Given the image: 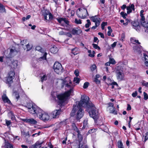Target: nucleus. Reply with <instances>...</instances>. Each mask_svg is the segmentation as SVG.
Instances as JSON below:
<instances>
[{"label": "nucleus", "mask_w": 148, "mask_h": 148, "mask_svg": "<svg viewBox=\"0 0 148 148\" xmlns=\"http://www.w3.org/2000/svg\"><path fill=\"white\" fill-rule=\"evenodd\" d=\"M62 86L63 87L64 85L65 87L70 88V90L62 94L57 95L56 92L51 93V95L54 99L57 97L58 102L61 105L68 99L70 94L73 91V87L70 78L69 77H66L64 79L62 80Z\"/></svg>", "instance_id": "1"}, {"label": "nucleus", "mask_w": 148, "mask_h": 148, "mask_svg": "<svg viewBox=\"0 0 148 148\" xmlns=\"http://www.w3.org/2000/svg\"><path fill=\"white\" fill-rule=\"evenodd\" d=\"M78 106L79 107H84L86 108H89L93 104L89 100V98L88 96L83 95L82 96L81 99L79 102H78Z\"/></svg>", "instance_id": "2"}, {"label": "nucleus", "mask_w": 148, "mask_h": 148, "mask_svg": "<svg viewBox=\"0 0 148 148\" xmlns=\"http://www.w3.org/2000/svg\"><path fill=\"white\" fill-rule=\"evenodd\" d=\"M77 110V112L76 114V118L77 120H79L83 116L84 112V110L81 107H79L78 106L74 105L73 110L71 113V116H74Z\"/></svg>", "instance_id": "3"}, {"label": "nucleus", "mask_w": 148, "mask_h": 148, "mask_svg": "<svg viewBox=\"0 0 148 148\" xmlns=\"http://www.w3.org/2000/svg\"><path fill=\"white\" fill-rule=\"evenodd\" d=\"M88 110L90 116L95 121L98 118L99 114L97 110L94 105L93 104Z\"/></svg>", "instance_id": "4"}, {"label": "nucleus", "mask_w": 148, "mask_h": 148, "mask_svg": "<svg viewBox=\"0 0 148 148\" xmlns=\"http://www.w3.org/2000/svg\"><path fill=\"white\" fill-rule=\"evenodd\" d=\"M117 79L119 81H121L124 79L125 76L123 71V69L120 66L117 67L116 71Z\"/></svg>", "instance_id": "5"}, {"label": "nucleus", "mask_w": 148, "mask_h": 148, "mask_svg": "<svg viewBox=\"0 0 148 148\" xmlns=\"http://www.w3.org/2000/svg\"><path fill=\"white\" fill-rule=\"evenodd\" d=\"M37 115L40 119L44 121L48 120L49 118V116L48 114L41 109L38 113Z\"/></svg>", "instance_id": "6"}, {"label": "nucleus", "mask_w": 148, "mask_h": 148, "mask_svg": "<svg viewBox=\"0 0 148 148\" xmlns=\"http://www.w3.org/2000/svg\"><path fill=\"white\" fill-rule=\"evenodd\" d=\"M78 10L79 12H78L77 13V14L79 18H84L88 16L87 11L85 8H79Z\"/></svg>", "instance_id": "7"}, {"label": "nucleus", "mask_w": 148, "mask_h": 148, "mask_svg": "<svg viewBox=\"0 0 148 148\" xmlns=\"http://www.w3.org/2000/svg\"><path fill=\"white\" fill-rule=\"evenodd\" d=\"M53 68L55 71L59 74L62 72V65L58 62H56L53 65Z\"/></svg>", "instance_id": "8"}, {"label": "nucleus", "mask_w": 148, "mask_h": 148, "mask_svg": "<svg viewBox=\"0 0 148 148\" xmlns=\"http://www.w3.org/2000/svg\"><path fill=\"white\" fill-rule=\"evenodd\" d=\"M15 73L13 70L10 71L8 74L6 81L8 83L11 84L13 82V79L14 77Z\"/></svg>", "instance_id": "9"}, {"label": "nucleus", "mask_w": 148, "mask_h": 148, "mask_svg": "<svg viewBox=\"0 0 148 148\" xmlns=\"http://www.w3.org/2000/svg\"><path fill=\"white\" fill-rule=\"evenodd\" d=\"M40 108L35 104H34V105L31 108H30V109L28 111L30 113L32 114H36L37 115L38 113V112L39 111V110H40Z\"/></svg>", "instance_id": "10"}, {"label": "nucleus", "mask_w": 148, "mask_h": 148, "mask_svg": "<svg viewBox=\"0 0 148 148\" xmlns=\"http://www.w3.org/2000/svg\"><path fill=\"white\" fill-rule=\"evenodd\" d=\"M17 53V52L16 50L14 48H13L10 49L9 54L5 52V55L7 58H10L12 57L13 56L15 55Z\"/></svg>", "instance_id": "11"}, {"label": "nucleus", "mask_w": 148, "mask_h": 148, "mask_svg": "<svg viewBox=\"0 0 148 148\" xmlns=\"http://www.w3.org/2000/svg\"><path fill=\"white\" fill-rule=\"evenodd\" d=\"M21 120L23 121L28 123L29 124L32 125H36L37 123V121L34 119L32 118L29 119L26 118L23 119H22Z\"/></svg>", "instance_id": "12"}, {"label": "nucleus", "mask_w": 148, "mask_h": 148, "mask_svg": "<svg viewBox=\"0 0 148 148\" xmlns=\"http://www.w3.org/2000/svg\"><path fill=\"white\" fill-rule=\"evenodd\" d=\"M58 20L62 26H64L69 24V22L66 18H60Z\"/></svg>", "instance_id": "13"}, {"label": "nucleus", "mask_w": 148, "mask_h": 148, "mask_svg": "<svg viewBox=\"0 0 148 148\" xmlns=\"http://www.w3.org/2000/svg\"><path fill=\"white\" fill-rule=\"evenodd\" d=\"M91 19L92 21L95 23L97 26H99L100 23V18L97 16H93L91 17Z\"/></svg>", "instance_id": "14"}, {"label": "nucleus", "mask_w": 148, "mask_h": 148, "mask_svg": "<svg viewBox=\"0 0 148 148\" xmlns=\"http://www.w3.org/2000/svg\"><path fill=\"white\" fill-rule=\"evenodd\" d=\"M61 112V110L60 109L55 110L52 112L51 116L53 118H58Z\"/></svg>", "instance_id": "15"}, {"label": "nucleus", "mask_w": 148, "mask_h": 148, "mask_svg": "<svg viewBox=\"0 0 148 148\" xmlns=\"http://www.w3.org/2000/svg\"><path fill=\"white\" fill-rule=\"evenodd\" d=\"M43 15L45 20H47V16L48 15H49V20H51L52 19L53 16L51 14L50 12H46L45 13H44Z\"/></svg>", "instance_id": "16"}, {"label": "nucleus", "mask_w": 148, "mask_h": 148, "mask_svg": "<svg viewBox=\"0 0 148 148\" xmlns=\"http://www.w3.org/2000/svg\"><path fill=\"white\" fill-rule=\"evenodd\" d=\"M82 32L81 30L80 29H76L73 28L71 30V32L72 34L75 35V34L78 35L81 34Z\"/></svg>", "instance_id": "17"}, {"label": "nucleus", "mask_w": 148, "mask_h": 148, "mask_svg": "<svg viewBox=\"0 0 148 148\" xmlns=\"http://www.w3.org/2000/svg\"><path fill=\"white\" fill-rule=\"evenodd\" d=\"M142 47L140 45L138 46L136 45L133 47V49L134 51L140 53L141 52Z\"/></svg>", "instance_id": "18"}, {"label": "nucleus", "mask_w": 148, "mask_h": 148, "mask_svg": "<svg viewBox=\"0 0 148 148\" xmlns=\"http://www.w3.org/2000/svg\"><path fill=\"white\" fill-rule=\"evenodd\" d=\"M134 6L133 4H132L130 6H127V13L129 14L132 12V10H134Z\"/></svg>", "instance_id": "19"}, {"label": "nucleus", "mask_w": 148, "mask_h": 148, "mask_svg": "<svg viewBox=\"0 0 148 148\" xmlns=\"http://www.w3.org/2000/svg\"><path fill=\"white\" fill-rule=\"evenodd\" d=\"M1 148H13L12 144H10L8 142H5L4 145L2 146Z\"/></svg>", "instance_id": "20"}, {"label": "nucleus", "mask_w": 148, "mask_h": 148, "mask_svg": "<svg viewBox=\"0 0 148 148\" xmlns=\"http://www.w3.org/2000/svg\"><path fill=\"white\" fill-rule=\"evenodd\" d=\"M2 99L4 102H6L8 103H10V101L9 99L6 95L4 94L2 97Z\"/></svg>", "instance_id": "21"}, {"label": "nucleus", "mask_w": 148, "mask_h": 148, "mask_svg": "<svg viewBox=\"0 0 148 148\" xmlns=\"http://www.w3.org/2000/svg\"><path fill=\"white\" fill-rule=\"evenodd\" d=\"M58 51V49L57 47L54 45H53L51 47L50 49V52L53 53H57Z\"/></svg>", "instance_id": "22"}, {"label": "nucleus", "mask_w": 148, "mask_h": 148, "mask_svg": "<svg viewBox=\"0 0 148 148\" xmlns=\"http://www.w3.org/2000/svg\"><path fill=\"white\" fill-rule=\"evenodd\" d=\"M18 65V61L17 60H15L12 62L11 66L12 68H13L14 69H15L17 68Z\"/></svg>", "instance_id": "23"}, {"label": "nucleus", "mask_w": 148, "mask_h": 148, "mask_svg": "<svg viewBox=\"0 0 148 148\" xmlns=\"http://www.w3.org/2000/svg\"><path fill=\"white\" fill-rule=\"evenodd\" d=\"M131 42L134 44H135L136 43H137L138 44H140V43L139 42L138 40H136L134 38H132L130 39Z\"/></svg>", "instance_id": "24"}, {"label": "nucleus", "mask_w": 148, "mask_h": 148, "mask_svg": "<svg viewBox=\"0 0 148 148\" xmlns=\"http://www.w3.org/2000/svg\"><path fill=\"white\" fill-rule=\"evenodd\" d=\"M25 46L26 49L25 48L24 49H26L27 51H28L30 50L33 47L32 44H29V43L27 44H26Z\"/></svg>", "instance_id": "25"}, {"label": "nucleus", "mask_w": 148, "mask_h": 148, "mask_svg": "<svg viewBox=\"0 0 148 148\" xmlns=\"http://www.w3.org/2000/svg\"><path fill=\"white\" fill-rule=\"evenodd\" d=\"M43 54V56L40 57L39 59V61H41L42 60H46V56L47 54V53L46 52H43V53H42Z\"/></svg>", "instance_id": "26"}, {"label": "nucleus", "mask_w": 148, "mask_h": 148, "mask_svg": "<svg viewBox=\"0 0 148 148\" xmlns=\"http://www.w3.org/2000/svg\"><path fill=\"white\" fill-rule=\"evenodd\" d=\"M78 49L77 48H74L71 50V53L74 55H76L78 53Z\"/></svg>", "instance_id": "27"}, {"label": "nucleus", "mask_w": 148, "mask_h": 148, "mask_svg": "<svg viewBox=\"0 0 148 148\" xmlns=\"http://www.w3.org/2000/svg\"><path fill=\"white\" fill-rule=\"evenodd\" d=\"M144 57L145 61V64L146 66H148V56L145 54H144Z\"/></svg>", "instance_id": "28"}, {"label": "nucleus", "mask_w": 148, "mask_h": 148, "mask_svg": "<svg viewBox=\"0 0 148 148\" xmlns=\"http://www.w3.org/2000/svg\"><path fill=\"white\" fill-rule=\"evenodd\" d=\"M117 146L118 148H124L123 143L121 140H119L118 141Z\"/></svg>", "instance_id": "29"}, {"label": "nucleus", "mask_w": 148, "mask_h": 148, "mask_svg": "<svg viewBox=\"0 0 148 148\" xmlns=\"http://www.w3.org/2000/svg\"><path fill=\"white\" fill-rule=\"evenodd\" d=\"M40 80L43 82L44 81L46 80L47 78V76L46 75H44L42 76H41Z\"/></svg>", "instance_id": "30"}, {"label": "nucleus", "mask_w": 148, "mask_h": 148, "mask_svg": "<svg viewBox=\"0 0 148 148\" xmlns=\"http://www.w3.org/2000/svg\"><path fill=\"white\" fill-rule=\"evenodd\" d=\"M0 11L6 13V10L3 5L0 3Z\"/></svg>", "instance_id": "31"}, {"label": "nucleus", "mask_w": 148, "mask_h": 148, "mask_svg": "<svg viewBox=\"0 0 148 148\" xmlns=\"http://www.w3.org/2000/svg\"><path fill=\"white\" fill-rule=\"evenodd\" d=\"M36 50L41 52V53L45 52L43 49L39 46H37L36 47Z\"/></svg>", "instance_id": "32"}, {"label": "nucleus", "mask_w": 148, "mask_h": 148, "mask_svg": "<svg viewBox=\"0 0 148 148\" xmlns=\"http://www.w3.org/2000/svg\"><path fill=\"white\" fill-rule=\"evenodd\" d=\"M88 122L87 120H84L83 123V126L82 127V129H85L88 127Z\"/></svg>", "instance_id": "33"}, {"label": "nucleus", "mask_w": 148, "mask_h": 148, "mask_svg": "<svg viewBox=\"0 0 148 148\" xmlns=\"http://www.w3.org/2000/svg\"><path fill=\"white\" fill-rule=\"evenodd\" d=\"M13 95L16 98L17 100H18L19 97V96L18 92H14L13 93Z\"/></svg>", "instance_id": "34"}, {"label": "nucleus", "mask_w": 148, "mask_h": 148, "mask_svg": "<svg viewBox=\"0 0 148 148\" xmlns=\"http://www.w3.org/2000/svg\"><path fill=\"white\" fill-rule=\"evenodd\" d=\"M139 23L137 22H134L133 23L132 25L133 26V28L136 29L137 27H138Z\"/></svg>", "instance_id": "35"}, {"label": "nucleus", "mask_w": 148, "mask_h": 148, "mask_svg": "<svg viewBox=\"0 0 148 148\" xmlns=\"http://www.w3.org/2000/svg\"><path fill=\"white\" fill-rule=\"evenodd\" d=\"M108 36H110L111 35V33L112 32V30L110 26H108Z\"/></svg>", "instance_id": "36"}, {"label": "nucleus", "mask_w": 148, "mask_h": 148, "mask_svg": "<svg viewBox=\"0 0 148 148\" xmlns=\"http://www.w3.org/2000/svg\"><path fill=\"white\" fill-rule=\"evenodd\" d=\"M42 143V142H40L39 141L37 142L35 144L37 146L38 148H40L41 146V145Z\"/></svg>", "instance_id": "37"}, {"label": "nucleus", "mask_w": 148, "mask_h": 148, "mask_svg": "<svg viewBox=\"0 0 148 148\" xmlns=\"http://www.w3.org/2000/svg\"><path fill=\"white\" fill-rule=\"evenodd\" d=\"M87 23L85 24V27L86 28H87L89 27L90 25L91 24V23L90 22V21L89 19L87 20Z\"/></svg>", "instance_id": "38"}, {"label": "nucleus", "mask_w": 148, "mask_h": 148, "mask_svg": "<svg viewBox=\"0 0 148 148\" xmlns=\"http://www.w3.org/2000/svg\"><path fill=\"white\" fill-rule=\"evenodd\" d=\"M97 129H91L88 131V132L87 133V134H88L90 133H93L94 132H95L96 131H97Z\"/></svg>", "instance_id": "39"}, {"label": "nucleus", "mask_w": 148, "mask_h": 148, "mask_svg": "<svg viewBox=\"0 0 148 148\" xmlns=\"http://www.w3.org/2000/svg\"><path fill=\"white\" fill-rule=\"evenodd\" d=\"M80 79L77 77H75L74 78L73 81L77 83H79L80 81Z\"/></svg>", "instance_id": "40"}, {"label": "nucleus", "mask_w": 148, "mask_h": 148, "mask_svg": "<svg viewBox=\"0 0 148 148\" xmlns=\"http://www.w3.org/2000/svg\"><path fill=\"white\" fill-rule=\"evenodd\" d=\"M34 104H32L31 103H28L27 105V108L28 110L30 109V108H31L32 106H33Z\"/></svg>", "instance_id": "41"}, {"label": "nucleus", "mask_w": 148, "mask_h": 148, "mask_svg": "<svg viewBox=\"0 0 148 148\" xmlns=\"http://www.w3.org/2000/svg\"><path fill=\"white\" fill-rule=\"evenodd\" d=\"M120 14L124 18H126V16L127 15V14L123 12H121Z\"/></svg>", "instance_id": "42"}, {"label": "nucleus", "mask_w": 148, "mask_h": 148, "mask_svg": "<svg viewBox=\"0 0 148 148\" xmlns=\"http://www.w3.org/2000/svg\"><path fill=\"white\" fill-rule=\"evenodd\" d=\"M93 47L95 49H98L100 50V47L98 46V45L96 44L93 43L92 45Z\"/></svg>", "instance_id": "43"}, {"label": "nucleus", "mask_w": 148, "mask_h": 148, "mask_svg": "<svg viewBox=\"0 0 148 148\" xmlns=\"http://www.w3.org/2000/svg\"><path fill=\"white\" fill-rule=\"evenodd\" d=\"M100 127L101 129H102L103 130L105 131L107 129V127L103 125H100Z\"/></svg>", "instance_id": "44"}, {"label": "nucleus", "mask_w": 148, "mask_h": 148, "mask_svg": "<svg viewBox=\"0 0 148 148\" xmlns=\"http://www.w3.org/2000/svg\"><path fill=\"white\" fill-rule=\"evenodd\" d=\"M72 127L73 129L76 132L78 130L75 123H73L72 124Z\"/></svg>", "instance_id": "45"}, {"label": "nucleus", "mask_w": 148, "mask_h": 148, "mask_svg": "<svg viewBox=\"0 0 148 148\" xmlns=\"http://www.w3.org/2000/svg\"><path fill=\"white\" fill-rule=\"evenodd\" d=\"M142 84L143 86L148 87V82H146L145 81H143L142 82Z\"/></svg>", "instance_id": "46"}, {"label": "nucleus", "mask_w": 148, "mask_h": 148, "mask_svg": "<svg viewBox=\"0 0 148 148\" xmlns=\"http://www.w3.org/2000/svg\"><path fill=\"white\" fill-rule=\"evenodd\" d=\"M75 22L77 24H81L82 23L81 20L80 19L78 20L77 18H75Z\"/></svg>", "instance_id": "47"}, {"label": "nucleus", "mask_w": 148, "mask_h": 148, "mask_svg": "<svg viewBox=\"0 0 148 148\" xmlns=\"http://www.w3.org/2000/svg\"><path fill=\"white\" fill-rule=\"evenodd\" d=\"M144 94V99L145 100H146L148 99V95L147 93H146L145 92H143Z\"/></svg>", "instance_id": "48"}, {"label": "nucleus", "mask_w": 148, "mask_h": 148, "mask_svg": "<svg viewBox=\"0 0 148 148\" xmlns=\"http://www.w3.org/2000/svg\"><path fill=\"white\" fill-rule=\"evenodd\" d=\"M96 68V66L95 64L92 65L90 67L91 70L92 71L95 70Z\"/></svg>", "instance_id": "49"}, {"label": "nucleus", "mask_w": 148, "mask_h": 148, "mask_svg": "<svg viewBox=\"0 0 148 148\" xmlns=\"http://www.w3.org/2000/svg\"><path fill=\"white\" fill-rule=\"evenodd\" d=\"M89 84V83L88 82H85L83 86V88H87Z\"/></svg>", "instance_id": "50"}, {"label": "nucleus", "mask_w": 148, "mask_h": 148, "mask_svg": "<svg viewBox=\"0 0 148 148\" xmlns=\"http://www.w3.org/2000/svg\"><path fill=\"white\" fill-rule=\"evenodd\" d=\"M110 63L111 64H114L116 63V62L113 59H110Z\"/></svg>", "instance_id": "51"}, {"label": "nucleus", "mask_w": 148, "mask_h": 148, "mask_svg": "<svg viewBox=\"0 0 148 148\" xmlns=\"http://www.w3.org/2000/svg\"><path fill=\"white\" fill-rule=\"evenodd\" d=\"M108 105L109 107H112L113 109H115V107L114 106V104L113 103L110 102L108 103Z\"/></svg>", "instance_id": "52"}, {"label": "nucleus", "mask_w": 148, "mask_h": 148, "mask_svg": "<svg viewBox=\"0 0 148 148\" xmlns=\"http://www.w3.org/2000/svg\"><path fill=\"white\" fill-rule=\"evenodd\" d=\"M11 123V122L10 121L6 120V123L7 125L8 126L10 127V125Z\"/></svg>", "instance_id": "53"}, {"label": "nucleus", "mask_w": 148, "mask_h": 148, "mask_svg": "<svg viewBox=\"0 0 148 148\" xmlns=\"http://www.w3.org/2000/svg\"><path fill=\"white\" fill-rule=\"evenodd\" d=\"M27 40H23L21 41V44L22 45H23L25 44H27Z\"/></svg>", "instance_id": "54"}, {"label": "nucleus", "mask_w": 148, "mask_h": 148, "mask_svg": "<svg viewBox=\"0 0 148 148\" xmlns=\"http://www.w3.org/2000/svg\"><path fill=\"white\" fill-rule=\"evenodd\" d=\"M138 93L136 91L133 92L132 94V96L133 97H135L137 95Z\"/></svg>", "instance_id": "55"}, {"label": "nucleus", "mask_w": 148, "mask_h": 148, "mask_svg": "<svg viewBox=\"0 0 148 148\" xmlns=\"http://www.w3.org/2000/svg\"><path fill=\"white\" fill-rule=\"evenodd\" d=\"M94 81L97 84H99L100 83V81L97 79V77H95V78Z\"/></svg>", "instance_id": "56"}, {"label": "nucleus", "mask_w": 148, "mask_h": 148, "mask_svg": "<svg viewBox=\"0 0 148 148\" xmlns=\"http://www.w3.org/2000/svg\"><path fill=\"white\" fill-rule=\"evenodd\" d=\"M98 34L99 35H100L101 38H104V34L103 33L99 32L98 33Z\"/></svg>", "instance_id": "57"}, {"label": "nucleus", "mask_w": 148, "mask_h": 148, "mask_svg": "<svg viewBox=\"0 0 148 148\" xmlns=\"http://www.w3.org/2000/svg\"><path fill=\"white\" fill-rule=\"evenodd\" d=\"M127 110H130L131 109V107L130 105L129 104H127Z\"/></svg>", "instance_id": "58"}, {"label": "nucleus", "mask_w": 148, "mask_h": 148, "mask_svg": "<svg viewBox=\"0 0 148 148\" xmlns=\"http://www.w3.org/2000/svg\"><path fill=\"white\" fill-rule=\"evenodd\" d=\"M74 74H75L76 77H78L79 75V72L77 70H75V71L74 72Z\"/></svg>", "instance_id": "59"}, {"label": "nucleus", "mask_w": 148, "mask_h": 148, "mask_svg": "<svg viewBox=\"0 0 148 148\" xmlns=\"http://www.w3.org/2000/svg\"><path fill=\"white\" fill-rule=\"evenodd\" d=\"M107 25V23L106 22H103L101 24V26L105 27V26Z\"/></svg>", "instance_id": "60"}, {"label": "nucleus", "mask_w": 148, "mask_h": 148, "mask_svg": "<svg viewBox=\"0 0 148 148\" xmlns=\"http://www.w3.org/2000/svg\"><path fill=\"white\" fill-rule=\"evenodd\" d=\"M109 85H117V84L115 82H112V83H109Z\"/></svg>", "instance_id": "61"}, {"label": "nucleus", "mask_w": 148, "mask_h": 148, "mask_svg": "<svg viewBox=\"0 0 148 148\" xmlns=\"http://www.w3.org/2000/svg\"><path fill=\"white\" fill-rule=\"evenodd\" d=\"M66 35L67 36H68L69 37H72V35L70 33H69V32L66 33Z\"/></svg>", "instance_id": "62"}, {"label": "nucleus", "mask_w": 148, "mask_h": 148, "mask_svg": "<svg viewBox=\"0 0 148 148\" xmlns=\"http://www.w3.org/2000/svg\"><path fill=\"white\" fill-rule=\"evenodd\" d=\"M125 34L124 33H123L121 35V39L123 40V39L125 38Z\"/></svg>", "instance_id": "63"}, {"label": "nucleus", "mask_w": 148, "mask_h": 148, "mask_svg": "<svg viewBox=\"0 0 148 148\" xmlns=\"http://www.w3.org/2000/svg\"><path fill=\"white\" fill-rule=\"evenodd\" d=\"M148 139V133H147V134H146V136H145L144 141L145 142Z\"/></svg>", "instance_id": "64"}]
</instances>
